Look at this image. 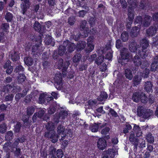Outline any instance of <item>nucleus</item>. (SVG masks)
Instances as JSON below:
<instances>
[{"label":"nucleus","mask_w":158,"mask_h":158,"mask_svg":"<svg viewBox=\"0 0 158 158\" xmlns=\"http://www.w3.org/2000/svg\"><path fill=\"white\" fill-rule=\"evenodd\" d=\"M140 45L142 47L141 50L138 49L137 54L134 56L133 60V62L136 66H139L141 64V59L148 55L146 52L147 48L149 46L148 40L146 39H143L140 41Z\"/></svg>","instance_id":"nucleus-1"},{"label":"nucleus","mask_w":158,"mask_h":158,"mask_svg":"<svg viewBox=\"0 0 158 158\" xmlns=\"http://www.w3.org/2000/svg\"><path fill=\"white\" fill-rule=\"evenodd\" d=\"M45 127L47 131L45 132V137L51 139V141L52 143H56L58 141V138L56 136L54 123L51 121H49L45 125Z\"/></svg>","instance_id":"nucleus-2"},{"label":"nucleus","mask_w":158,"mask_h":158,"mask_svg":"<svg viewBox=\"0 0 158 158\" xmlns=\"http://www.w3.org/2000/svg\"><path fill=\"white\" fill-rule=\"evenodd\" d=\"M57 66L59 69H62V71L63 74L65 73L70 64L69 60H66L64 62L63 59L60 58L58 60Z\"/></svg>","instance_id":"nucleus-3"},{"label":"nucleus","mask_w":158,"mask_h":158,"mask_svg":"<svg viewBox=\"0 0 158 158\" xmlns=\"http://www.w3.org/2000/svg\"><path fill=\"white\" fill-rule=\"evenodd\" d=\"M134 7L132 6H129L128 10V20L129 21L128 22L129 24L128 23L126 26L127 27L128 29L131 27V24L132 23L134 19Z\"/></svg>","instance_id":"nucleus-4"},{"label":"nucleus","mask_w":158,"mask_h":158,"mask_svg":"<svg viewBox=\"0 0 158 158\" xmlns=\"http://www.w3.org/2000/svg\"><path fill=\"white\" fill-rule=\"evenodd\" d=\"M63 44L65 47L67 49V52L68 53L72 52L76 48V46L75 44L68 40L64 41Z\"/></svg>","instance_id":"nucleus-5"},{"label":"nucleus","mask_w":158,"mask_h":158,"mask_svg":"<svg viewBox=\"0 0 158 158\" xmlns=\"http://www.w3.org/2000/svg\"><path fill=\"white\" fill-rule=\"evenodd\" d=\"M55 85L56 88L60 89L63 85L62 76L61 74H56L54 79Z\"/></svg>","instance_id":"nucleus-6"},{"label":"nucleus","mask_w":158,"mask_h":158,"mask_svg":"<svg viewBox=\"0 0 158 158\" xmlns=\"http://www.w3.org/2000/svg\"><path fill=\"white\" fill-rule=\"evenodd\" d=\"M31 3L30 0H24V2H22L20 5L21 12L23 15H24L27 11V9L30 7Z\"/></svg>","instance_id":"nucleus-7"},{"label":"nucleus","mask_w":158,"mask_h":158,"mask_svg":"<svg viewBox=\"0 0 158 158\" xmlns=\"http://www.w3.org/2000/svg\"><path fill=\"white\" fill-rule=\"evenodd\" d=\"M97 146L99 150H103L106 148L107 146L106 140L104 138H99L97 141Z\"/></svg>","instance_id":"nucleus-8"},{"label":"nucleus","mask_w":158,"mask_h":158,"mask_svg":"<svg viewBox=\"0 0 158 158\" xmlns=\"http://www.w3.org/2000/svg\"><path fill=\"white\" fill-rule=\"evenodd\" d=\"M1 92L3 93H14L15 91L14 88V85L13 84L11 85L7 84L6 85H4L1 88Z\"/></svg>","instance_id":"nucleus-9"},{"label":"nucleus","mask_w":158,"mask_h":158,"mask_svg":"<svg viewBox=\"0 0 158 158\" xmlns=\"http://www.w3.org/2000/svg\"><path fill=\"white\" fill-rule=\"evenodd\" d=\"M130 54L127 49L124 48L123 51L121 52V59L122 60H126V62H128L130 57Z\"/></svg>","instance_id":"nucleus-10"},{"label":"nucleus","mask_w":158,"mask_h":158,"mask_svg":"<svg viewBox=\"0 0 158 158\" xmlns=\"http://www.w3.org/2000/svg\"><path fill=\"white\" fill-rule=\"evenodd\" d=\"M27 115H23L22 120L23 122V126L25 128H29L31 125V121L29 119V117Z\"/></svg>","instance_id":"nucleus-11"},{"label":"nucleus","mask_w":158,"mask_h":158,"mask_svg":"<svg viewBox=\"0 0 158 158\" xmlns=\"http://www.w3.org/2000/svg\"><path fill=\"white\" fill-rule=\"evenodd\" d=\"M11 152H13L15 156L17 157L22 155L21 149L19 147V145L15 146L14 143H13L11 148Z\"/></svg>","instance_id":"nucleus-12"},{"label":"nucleus","mask_w":158,"mask_h":158,"mask_svg":"<svg viewBox=\"0 0 158 158\" xmlns=\"http://www.w3.org/2000/svg\"><path fill=\"white\" fill-rule=\"evenodd\" d=\"M152 20V17L148 15H145L143 20L142 25L143 27H148L150 24Z\"/></svg>","instance_id":"nucleus-13"},{"label":"nucleus","mask_w":158,"mask_h":158,"mask_svg":"<svg viewBox=\"0 0 158 158\" xmlns=\"http://www.w3.org/2000/svg\"><path fill=\"white\" fill-rule=\"evenodd\" d=\"M158 68V56H156L154 59L150 67V70L152 72H155Z\"/></svg>","instance_id":"nucleus-14"},{"label":"nucleus","mask_w":158,"mask_h":158,"mask_svg":"<svg viewBox=\"0 0 158 158\" xmlns=\"http://www.w3.org/2000/svg\"><path fill=\"white\" fill-rule=\"evenodd\" d=\"M140 27L135 26L132 27L130 32L131 36L134 38L137 37L139 34L140 31Z\"/></svg>","instance_id":"nucleus-15"},{"label":"nucleus","mask_w":158,"mask_h":158,"mask_svg":"<svg viewBox=\"0 0 158 158\" xmlns=\"http://www.w3.org/2000/svg\"><path fill=\"white\" fill-rule=\"evenodd\" d=\"M112 149L110 148L108 150L103 151L102 153L103 156L102 158H108L109 155L111 157L114 158L115 156V152L112 151Z\"/></svg>","instance_id":"nucleus-16"},{"label":"nucleus","mask_w":158,"mask_h":158,"mask_svg":"<svg viewBox=\"0 0 158 158\" xmlns=\"http://www.w3.org/2000/svg\"><path fill=\"white\" fill-rule=\"evenodd\" d=\"M142 78L141 75L137 74L134 77L133 80V84L134 86H136L140 84L142 80Z\"/></svg>","instance_id":"nucleus-17"},{"label":"nucleus","mask_w":158,"mask_h":158,"mask_svg":"<svg viewBox=\"0 0 158 158\" xmlns=\"http://www.w3.org/2000/svg\"><path fill=\"white\" fill-rule=\"evenodd\" d=\"M156 28L155 27L152 26L146 31V33L149 36H152L154 35L156 33Z\"/></svg>","instance_id":"nucleus-18"},{"label":"nucleus","mask_w":158,"mask_h":158,"mask_svg":"<svg viewBox=\"0 0 158 158\" xmlns=\"http://www.w3.org/2000/svg\"><path fill=\"white\" fill-rule=\"evenodd\" d=\"M139 45H137L135 41H133L129 45V48L130 51L133 52H137V49L139 48Z\"/></svg>","instance_id":"nucleus-19"},{"label":"nucleus","mask_w":158,"mask_h":158,"mask_svg":"<svg viewBox=\"0 0 158 158\" xmlns=\"http://www.w3.org/2000/svg\"><path fill=\"white\" fill-rule=\"evenodd\" d=\"M153 85L151 82L148 81L145 82L144 85V89L147 93H149L152 91V87Z\"/></svg>","instance_id":"nucleus-20"},{"label":"nucleus","mask_w":158,"mask_h":158,"mask_svg":"<svg viewBox=\"0 0 158 158\" xmlns=\"http://www.w3.org/2000/svg\"><path fill=\"white\" fill-rule=\"evenodd\" d=\"M56 153L58 158H62L63 156L64 153L61 149H58L56 151V149L54 148L51 151V153L52 155L55 154Z\"/></svg>","instance_id":"nucleus-21"},{"label":"nucleus","mask_w":158,"mask_h":158,"mask_svg":"<svg viewBox=\"0 0 158 158\" xmlns=\"http://www.w3.org/2000/svg\"><path fill=\"white\" fill-rule=\"evenodd\" d=\"M86 43L83 41L78 42L76 46V48L78 51H80L83 50L86 47Z\"/></svg>","instance_id":"nucleus-22"},{"label":"nucleus","mask_w":158,"mask_h":158,"mask_svg":"<svg viewBox=\"0 0 158 158\" xmlns=\"http://www.w3.org/2000/svg\"><path fill=\"white\" fill-rule=\"evenodd\" d=\"M10 58L11 60L15 62L18 61L20 59V56L18 52H14L11 54Z\"/></svg>","instance_id":"nucleus-23"},{"label":"nucleus","mask_w":158,"mask_h":158,"mask_svg":"<svg viewBox=\"0 0 158 158\" xmlns=\"http://www.w3.org/2000/svg\"><path fill=\"white\" fill-rule=\"evenodd\" d=\"M24 61L25 64L27 66H31L33 64V60L31 57H25L24 58Z\"/></svg>","instance_id":"nucleus-24"},{"label":"nucleus","mask_w":158,"mask_h":158,"mask_svg":"<svg viewBox=\"0 0 158 158\" xmlns=\"http://www.w3.org/2000/svg\"><path fill=\"white\" fill-rule=\"evenodd\" d=\"M108 97V94L105 91H102L101 93V94L98 98V101L102 102L105 100Z\"/></svg>","instance_id":"nucleus-25"},{"label":"nucleus","mask_w":158,"mask_h":158,"mask_svg":"<svg viewBox=\"0 0 158 158\" xmlns=\"http://www.w3.org/2000/svg\"><path fill=\"white\" fill-rule=\"evenodd\" d=\"M66 50L65 47L63 44V45H60L59 46L57 52L59 55L62 56L64 54Z\"/></svg>","instance_id":"nucleus-26"},{"label":"nucleus","mask_w":158,"mask_h":158,"mask_svg":"<svg viewBox=\"0 0 158 158\" xmlns=\"http://www.w3.org/2000/svg\"><path fill=\"white\" fill-rule=\"evenodd\" d=\"M140 94L139 92H135L133 94L132 99L135 102H139L140 100Z\"/></svg>","instance_id":"nucleus-27"},{"label":"nucleus","mask_w":158,"mask_h":158,"mask_svg":"<svg viewBox=\"0 0 158 158\" xmlns=\"http://www.w3.org/2000/svg\"><path fill=\"white\" fill-rule=\"evenodd\" d=\"M9 28V25L8 23H4L2 24L1 26V28L2 31L4 33L8 32V29Z\"/></svg>","instance_id":"nucleus-28"},{"label":"nucleus","mask_w":158,"mask_h":158,"mask_svg":"<svg viewBox=\"0 0 158 158\" xmlns=\"http://www.w3.org/2000/svg\"><path fill=\"white\" fill-rule=\"evenodd\" d=\"M35 110V108L33 106L28 107L26 110L27 114L29 116H30L33 114Z\"/></svg>","instance_id":"nucleus-29"},{"label":"nucleus","mask_w":158,"mask_h":158,"mask_svg":"<svg viewBox=\"0 0 158 158\" xmlns=\"http://www.w3.org/2000/svg\"><path fill=\"white\" fill-rule=\"evenodd\" d=\"M153 111L150 109H147L145 110L143 115H142L143 117L144 118H147L150 117L152 114Z\"/></svg>","instance_id":"nucleus-30"},{"label":"nucleus","mask_w":158,"mask_h":158,"mask_svg":"<svg viewBox=\"0 0 158 158\" xmlns=\"http://www.w3.org/2000/svg\"><path fill=\"white\" fill-rule=\"evenodd\" d=\"M146 139L147 141L150 143H152L154 141V136L150 132L147 135Z\"/></svg>","instance_id":"nucleus-31"},{"label":"nucleus","mask_w":158,"mask_h":158,"mask_svg":"<svg viewBox=\"0 0 158 158\" xmlns=\"http://www.w3.org/2000/svg\"><path fill=\"white\" fill-rule=\"evenodd\" d=\"M100 124H101V123H94L90 128L92 132H97L99 128V125Z\"/></svg>","instance_id":"nucleus-32"},{"label":"nucleus","mask_w":158,"mask_h":158,"mask_svg":"<svg viewBox=\"0 0 158 158\" xmlns=\"http://www.w3.org/2000/svg\"><path fill=\"white\" fill-rule=\"evenodd\" d=\"M145 110L144 107L140 106L138 107L137 110V115L139 117H141L143 115Z\"/></svg>","instance_id":"nucleus-33"},{"label":"nucleus","mask_w":158,"mask_h":158,"mask_svg":"<svg viewBox=\"0 0 158 158\" xmlns=\"http://www.w3.org/2000/svg\"><path fill=\"white\" fill-rule=\"evenodd\" d=\"M128 34L126 31H123L122 33L121 38L123 42H127L128 39Z\"/></svg>","instance_id":"nucleus-34"},{"label":"nucleus","mask_w":158,"mask_h":158,"mask_svg":"<svg viewBox=\"0 0 158 158\" xmlns=\"http://www.w3.org/2000/svg\"><path fill=\"white\" fill-rule=\"evenodd\" d=\"M125 76L126 78L130 80H131L133 78L132 72L130 69H127L125 70Z\"/></svg>","instance_id":"nucleus-35"},{"label":"nucleus","mask_w":158,"mask_h":158,"mask_svg":"<svg viewBox=\"0 0 158 158\" xmlns=\"http://www.w3.org/2000/svg\"><path fill=\"white\" fill-rule=\"evenodd\" d=\"M22 125L20 122H17L16 125L14 126L13 129L14 132L15 133H19L20 131Z\"/></svg>","instance_id":"nucleus-36"},{"label":"nucleus","mask_w":158,"mask_h":158,"mask_svg":"<svg viewBox=\"0 0 158 158\" xmlns=\"http://www.w3.org/2000/svg\"><path fill=\"white\" fill-rule=\"evenodd\" d=\"M140 100L142 103H146L148 101V98L146 95L143 93L140 94Z\"/></svg>","instance_id":"nucleus-37"},{"label":"nucleus","mask_w":158,"mask_h":158,"mask_svg":"<svg viewBox=\"0 0 158 158\" xmlns=\"http://www.w3.org/2000/svg\"><path fill=\"white\" fill-rule=\"evenodd\" d=\"M143 20L141 16L140 15L137 16L136 17L135 19L134 24L135 25L139 24L140 26L141 25H142Z\"/></svg>","instance_id":"nucleus-38"},{"label":"nucleus","mask_w":158,"mask_h":158,"mask_svg":"<svg viewBox=\"0 0 158 158\" xmlns=\"http://www.w3.org/2000/svg\"><path fill=\"white\" fill-rule=\"evenodd\" d=\"M13 136V134L12 131H9L7 132L5 136V139L6 140L10 141L11 140Z\"/></svg>","instance_id":"nucleus-39"},{"label":"nucleus","mask_w":158,"mask_h":158,"mask_svg":"<svg viewBox=\"0 0 158 158\" xmlns=\"http://www.w3.org/2000/svg\"><path fill=\"white\" fill-rule=\"evenodd\" d=\"M82 56L80 53H76L73 57V61L74 63L79 62L81 59Z\"/></svg>","instance_id":"nucleus-40"},{"label":"nucleus","mask_w":158,"mask_h":158,"mask_svg":"<svg viewBox=\"0 0 158 158\" xmlns=\"http://www.w3.org/2000/svg\"><path fill=\"white\" fill-rule=\"evenodd\" d=\"M25 141V139L23 137L17 138L14 141L13 143H14L15 146L19 145V143H23Z\"/></svg>","instance_id":"nucleus-41"},{"label":"nucleus","mask_w":158,"mask_h":158,"mask_svg":"<svg viewBox=\"0 0 158 158\" xmlns=\"http://www.w3.org/2000/svg\"><path fill=\"white\" fill-rule=\"evenodd\" d=\"M34 27L35 30L38 32H40L41 31V25L37 21H35L34 24Z\"/></svg>","instance_id":"nucleus-42"},{"label":"nucleus","mask_w":158,"mask_h":158,"mask_svg":"<svg viewBox=\"0 0 158 158\" xmlns=\"http://www.w3.org/2000/svg\"><path fill=\"white\" fill-rule=\"evenodd\" d=\"M87 46L85 51L87 53H89L92 52L94 48V46L93 44H87Z\"/></svg>","instance_id":"nucleus-43"},{"label":"nucleus","mask_w":158,"mask_h":158,"mask_svg":"<svg viewBox=\"0 0 158 158\" xmlns=\"http://www.w3.org/2000/svg\"><path fill=\"white\" fill-rule=\"evenodd\" d=\"M13 18V15L10 12H7L5 16V19L8 22H11Z\"/></svg>","instance_id":"nucleus-44"},{"label":"nucleus","mask_w":158,"mask_h":158,"mask_svg":"<svg viewBox=\"0 0 158 158\" xmlns=\"http://www.w3.org/2000/svg\"><path fill=\"white\" fill-rule=\"evenodd\" d=\"M26 77L23 73L20 74L18 76V81L19 83H21L24 82L26 79Z\"/></svg>","instance_id":"nucleus-45"},{"label":"nucleus","mask_w":158,"mask_h":158,"mask_svg":"<svg viewBox=\"0 0 158 158\" xmlns=\"http://www.w3.org/2000/svg\"><path fill=\"white\" fill-rule=\"evenodd\" d=\"M7 129V125L5 123H3L0 125V132L2 133H5Z\"/></svg>","instance_id":"nucleus-46"},{"label":"nucleus","mask_w":158,"mask_h":158,"mask_svg":"<svg viewBox=\"0 0 158 158\" xmlns=\"http://www.w3.org/2000/svg\"><path fill=\"white\" fill-rule=\"evenodd\" d=\"M40 46V45L37 44V43L35 44V45H33L32 48V52L34 53H38L39 51V49Z\"/></svg>","instance_id":"nucleus-47"},{"label":"nucleus","mask_w":158,"mask_h":158,"mask_svg":"<svg viewBox=\"0 0 158 158\" xmlns=\"http://www.w3.org/2000/svg\"><path fill=\"white\" fill-rule=\"evenodd\" d=\"M133 129L134 131L137 134L138 136H140L142 133L141 132H140V134L138 135V133H139V131H140V128L139 126L135 124L133 127Z\"/></svg>","instance_id":"nucleus-48"},{"label":"nucleus","mask_w":158,"mask_h":158,"mask_svg":"<svg viewBox=\"0 0 158 158\" xmlns=\"http://www.w3.org/2000/svg\"><path fill=\"white\" fill-rule=\"evenodd\" d=\"M130 141L131 143L132 144H133L135 143L138 142L137 139L135 138L134 134H131L129 137Z\"/></svg>","instance_id":"nucleus-49"},{"label":"nucleus","mask_w":158,"mask_h":158,"mask_svg":"<svg viewBox=\"0 0 158 158\" xmlns=\"http://www.w3.org/2000/svg\"><path fill=\"white\" fill-rule=\"evenodd\" d=\"M24 68L21 65L17 66L14 70V72L16 73L20 72H23L24 71Z\"/></svg>","instance_id":"nucleus-50"},{"label":"nucleus","mask_w":158,"mask_h":158,"mask_svg":"<svg viewBox=\"0 0 158 158\" xmlns=\"http://www.w3.org/2000/svg\"><path fill=\"white\" fill-rule=\"evenodd\" d=\"M108 108H110L109 112L110 113V114L112 117L116 118L118 116L117 113L113 109L110 108L109 106L108 107Z\"/></svg>","instance_id":"nucleus-51"},{"label":"nucleus","mask_w":158,"mask_h":158,"mask_svg":"<svg viewBox=\"0 0 158 158\" xmlns=\"http://www.w3.org/2000/svg\"><path fill=\"white\" fill-rule=\"evenodd\" d=\"M14 97L13 94H9L5 97V100L6 101H11L13 100Z\"/></svg>","instance_id":"nucleus-52"},{"label":"nucleus","mask_w":158,"mask_h":158,"mask_svg":"<svg viewBox=\"0 0 158 158\" xmlns=\"http://www.w3.org/2000/svg\"><path fill=\"white\" fill-rule=\"evenodd\" d=\"M110 130V128L108 127H106L103 129L101 131V133L102 135L107 134Z\"/></svg>","instance_id":"nucleus-53"},{"label":"nucleus","mask_w":158,"mask_h":158,"mask_svg":"<svg viewBox=\"0 0 158 158\" xmlns=\"http://www.w3.org/2000/svg\"><path fill=\"white\" fill-rule=\"evenodd\" d=\"M56 108L53 106H50L48 110V113L49 114H52L56 112Z\"/></svg>","instance_id":"nucleus-54"},{"label":"nucleus","mask_w":158,"mask_h":158,"mask_svg":"<svg viewBox=\"0 0 158 158\" xmlns=\"http://www.w3.org/2000/svg\"><path fill=\"white\" fill-rule=\"evenodd\" d=\"M116 47L117 49H119L122 47V43L120 40H117L115 44Z\"/></svg>","instance_id":"nucleus-55"},{"label":"nucleus","mask_w":158,"mask_h":158,"mask_svg":"<svg viewBox=\"0 0 158 158\" xmlns=\"http://www.w3.org/2000/svg\"><path fill=\"white\" fill-rule=\"evenodd\" d=\"M25 96V94L23 95V94L21 93H17L15 96V99L16 101H19L20 98L22 97H23Z\"/></svg>","instance_id":"nucleus-56"},{"label":"nucleus","mask_w":158,"mask_h":158,"mask_svg":"<svg viewBox=\"0 0 158 158\" xmlns=\"http://www.w3.org/2000/svg\"><path fill=\"white\" fill-rule=\"evenodd\" d=\"M45 95L44 94H41L39 98V103H44V101Z\"/></svg>","instance_id":"nucleus-57"},{"label":"nucleus","mask_w":158,"mask_h":158,"mask_svg":"<svg viewBox=\"0 0 158 158\" xmlns=\"http://www.w3.org/2000/svg\"><path fill=\"white\" fill-rule=\"evenodd\" d=\"M87 22L86 21L84 20L81 21L80 23V28L81 29V30H83L85 27Z\"/></svg>","instance_id":"nucleus-58"},{"label":"nucleus","mask_w":158,"mask_h":158,"mask_svg":"<svg viewBox=\"0 0 158 158\" xmlns=\"http://www.w3.org/2000/svg\"><path fill=\"white\" fill-rule=\"evenodd\" d=\"M152 44L153 46H156L158 45V36L152 38Z\"/></svg>","instance_id":"nucleus-59"},{"label":"nucleus","mask_w":158,"mask_h":158,"mask_svg":"<svg viewBox=\"0 0 158 158\" xmlns=\"http://www.w3.org/2000/svg\"><path fill=\"white\" fill-rule=\"evenodd\" d=\"M64 130L63 127L61 125L58 126L57 129V132L58 133H61L62 132H64Z\"/></svg>","instance_id":"nucleus-60"},{"label":"nucleus","mask_w":158,"mask_h":158,"mask_svg":"<svg viewBox=\"0 0 158 158\" xmlns=\"http://www.w3.org/2000/svg\"><path fill=\"white\" fill-rule=\"evenodd\" d=\"M45 113V111L43 110H41L39 111L37 114V117L40 118H41Z\"/></svg>","instance_id":"nucleus-61"},{"label":"nucleus","mask_w":158,"mask_h":158,"mask_svg":"<svg viewBox=\"0 0 158 158\" xmlns=\"http://www.w3.org/2000/svg\"><path fill=\"white\" fill-rule=\"evenodd\" d=\"M105 8L106 7L102 3L99 4L98 6V8L101 9L100 10L101 12H104Z\"/></svg>","instance_id":"nucleus-62"},{"label":"nucleus","mask_w":158,"mask_h":158,"mask_svg":"<svg viewBox=\"0 0 158 158\" xmlns=\"http://www.w3.org/2000/svg\"><path fill=\"white\" fill-rule=\"evenodd\" d=\"M40 8V5L37 4L34 5L33 7L32 11L34 12H37Z\"/></svg>","instance_id":"nucleus-63"},{"label":"nucleus","mask_w":158,"mask_h":158,"mask_svg":"<svg viewBox=\"0 0 158 158\" xmlns=\"http://www.w3.org/2000/svg\"><path fill=\"white\" fill-rule=\"evenodd\" d=\"M152 17L154 21L158 22V12L154 13Z\"/></svg>","instance_id":"nucleus-64"}]
</instances>
